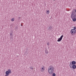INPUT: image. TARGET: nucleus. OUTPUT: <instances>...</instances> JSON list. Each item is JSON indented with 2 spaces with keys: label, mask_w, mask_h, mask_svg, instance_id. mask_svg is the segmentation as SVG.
<instances>
[{
  "label": "nucleus",
  "mask_w": 76,
  "mask_h": 76,
  "mask_svg": "<svg viewBox=\"0 0 76 76\" xmlns=\"http://www.w3.org/2000/svg\"><path fill=\"white\" fill-rule=\"evenodd\" d=\"M54 67L52 65L49 67L48 71L49 74L50 75L53 74L54 72Z\"/></svg>",
  "instance_id": "1"
},
{
  "label": "nucleus",
  "mask_w": 76,
  "mask_h": 76,
  "mask_svg": "<svg viewBox=\"0 0 76 76\" xmlns=\"http://www.w3.org/2000/svg\"><path fill=\"white\" fill-rule=\"evenodd\" d=\"M71 17L73 22H75L76 21V15L72 14L71 15Z\"/></svg>",
  "instance_id": "2"
},
{
  "label": "nucleus",
  "mask_w": 76,
  "mask_h": 76,
  "mask_svg": "<svg viewBox=\"0 0 76 76\" xmlns=\"http://www.w3.org/2000/svg\"><path fill=\"white\" fill-rule=\"evenodd\" d=\"M71 34L72 35H75V34H76V30H75L73 29L71 30Z\"/></svg>",
  "instance_id": "3"
},
{
  "label": "nucleus",
  "mask_w": 76,
  "mask_h": 76,
  "mask_svg": "<svg viewBox=\"0 0 76 76\" xmlns=\"http://www.w3.org/2000/svg\"><path fill=\"white\" fill-rule=\"evenodd\" d=\"M76 61H72L71 62L69 63V66H72V65H75L76 64Z\"/></svg>",
  "instance_id": "4"
},
{
  "label": "nucleus",
  "mask_w": 76,
  "mask_h": 76,
  "mask_svg": "<svg viewBox=\"0 0 76 76\" xmlns=\"http://www.w3.org/2000/svg\"><path fill=\"white\" fill-rule=\"evenodd\" d=\"M76 13V9H74L72 10L71 15H76V13Z\"/></svg>",
  "instance_id": "5"
},
{
  "label": "nucleus",
  "mask_w": 76,
  "mask_h": 76,
  "mask_svg": "<svg viewBox=\"0 0 76 76\" xmlns=\"http://www.w3.org/2000/svg\"><path fill=\"white\" fill-rule=\"evenodd\" d=\"M63 37H64V36H63V35H62L61 36L60 38L58 39V40H57L58 42H60V41H61L62 40Z\"/></svg>",
  "instance_id": "6"
},
{
  "label": "nucleus",
  "mask_w": 76,
  "mask_h": 76,
  "mask_svg": "<svg viewBox=\"0 0 76 76\" xmlns=\"http://www.w3.org/2000/svg\"><path fill=\"white\" fill-rule=\"evenodd\" d=\"M69 65L70 67V68H72L73 69H75L76 68V66L75 65Z\"/></svg>",
  "instance_id": "7"
},
{
  "label": "nucleus",
  "mask_w": 76,
  "mask_h": 76,
  "mask_svg": "<svg viewBox=\"0 0 76 76\" xmlns=\"http://www.w3.org/2000/svg\"><path fill=\"white\" fill-rule=\"evenodd\" d=\"M44 67H43L41 69V72H44V70H45V69L44 68Z\"/></svg>",
  "instance_id": "8"
},
{
  "label": "nucleus",
  "mask_w": 76,
  "mask_h": 76,
  "mask_svg": "<svg viewBox=\"0 0 76 76\" xmlns=\"http://www.w3.org/2000/svg\"><path fill=\"white\" fill-rule=\"evenodd\" d=\"M45 54H48V50L47 49L45 50Z\"/></svg>",
  "instance_id": "9"
},
{
  "label": "nucleus",
  "mask_w": 76,
  "mask_h": 76,
  "mask_svg": "<svg viewBox=\"0 0 76 76\" xmlns=\"http://www.w3.org/2000/svg\"><path fill=\"white\" fill-rule=\"evenodd\" d=\"M46 13L47 15H49V13H50V11H49V10H48V11L46 12Z\"/></svg>",
  "instance_id": "10"
},
{
  "label": "nucleus",
  "mask_w": 76,
  "mask_h": 76,
  "mask_svg": "<svg viewBox=\"0 0 76 76\" xmlns=\"http://www.w3.org/2000/svg\"><path fill=\"white\" fill-rule=\"evenodd\" d=\"M5 74L6 75H9V74H10L9 73V72L8 71H7L6 72H5Z\"/></svg>",
  "instance_id": "11"
},
{
  "label": "nucleus",
  "mask_w": 76,
  "mask_h": 76,
  "mask_svg": "<svg viewBox=\"0 0 76 76\" xmlns=\"http://www.w3.org/2000/svg\"><path fill=\"white\" fill-rule=\"evenodd\" d=\"M7 71L10 74L11 73H12V71H11V70H10V69H8Z\"/></svg>",
  "instance_id": "12"
},
{
  "label": "nucleus",
  "mask_w": 76,
  "mask_h": 76,
  "mask_svg": "<svg viewBox=\"0 0 76 76\" xmlns=\"http://www.w3.org/2000/svg\"><path fill=\"white\" fill-rule=\"evenodd\" d=\"M52 26H50L49 28V29L50 31H51V30H52Z\"/></svg>",
  "instance_id": "13"
},
{
  "label": "nucleus",
  "mask_w": 76,
  "mask_h": 76,
  "mask_svg": "<svg viewBox=\"0 0 76 76\" xmlns=\"http://www.w3.org/2000/svg\"><path fill=\"white\" fill-rule=\"evenodd\" d=\"M52 76H56V74L54 73H53L52 74Z\"/></svg>",
  "instance_id": "14"
},
{
  "label": "nucleus",
  "mask_w": 76,
  "mask_h": 76,
  "mask_svg": "<svg viewBox=\"0 0 76 76\" xmlns=\"http://www.w3.org/2000/svg\"><path fill=\"white\" fill-rule=\"evenodd\" d=\"M72 29H73V30H74L75 31L76 30V27H74V28Z\"/></svg>",
  "instance_id": "15"
},
{
  "label": "nucleus",
  "mask_w": 76,
  "mask_h": 76,
  "mask_svg": "<svg viewBox=\"0 0 76 76\" xmlns=\"http://www.w3.org/2000/svg\"><path fill=\"white\" fill-rule=\"evenodd\" d=\"M30 69H32L33 70H34V67H33L32 66H31L30 67Z\"/></svg>",
  "instance_id": "16"
},
{
  "label": "nucleus",
  "mask_w": 76,
  "mask_h": 76,
  "mask_svg": "<svg viewBox=\"0 0 76 76\" xmlns=\"http://www.w3.org/2000/svg\"><path fill=\"white\" fill-rule=\"evenodd\" d=\"M15 20V18H13L12 19H11V21H12V22H13Z\"/></svg>",
  "instance_id": "17"
},
{
  "label": "nucleus",
  "mask_w": 76,
  "mask_h": 76,
  "mask_svg": "<svg viewBox=\"0 0 76 76\" xmlns=\"http://www.w3.org/2000/svg\"><path fill=\"white\" fill-rule=\"evenodd\" d=\"M12 34V33H10V37H12V36H13V34Z\"/></svg>",
  "instance_id": "18"
},
{
  "label": "nucleus",
  "mask_w": 76,
  "mask_h": 76,
  "mask_svg": "<svg viewBox=\"0 0 76 76\" xmlns=\"http://www.w3.org/2000/svg\"><path fill=\"white\" fill-rule=\"evenodd\" d=\"M10 34H13V31H11L10 32Z\"/></svg>",
  "instance_id": "19"
},
{
  "label": "nucleus",
  "mask_w": 76,
  "mask_h": 76,
  "mask_svg": "<svg viewBox=\"0 0 76 76\" xmlns=\"http://www.w3.org/2000/svg\"><path fill=\"white\" fill-rule=\"evenodd\" d=\"M10 39H13V37H12V36H10Z\"/></svg>",
  "instance_id": "20"
},
{
  "label": "nucleus",
  "mask_w": 76,
  "mask_h": 76,
  "mask_svg": "<svg viewBox=\"0 0 76 76\" xmlns=\"http://www.w3.org/2000/svg\"><path fill=\"white\" fill-rule=\"evenodd\" d=\"M47 45H49V42H48V43H47Z\"/></svg>",
  "instance_id": "21"
},
{
  "label": "nucleus",
  "mask_w": 76,
  "mask_h": 76,
  "mask_svg": "<svg viewBox=\"0 0 76 76\" xmlns=\"http://www.w3.org/2000/svg\"><path fill=\"white\" fill-rule=\"evenodd\" d=\"M15 29H18V27H15Z\"/></svg>",
  "instance_id": "22"
},
{
  "label": "nucleus",
  "mask_w": 76,
  "mask_h": 76,
  "mask_svg": "<svg viewBox=\"0 0 76 76\" xmlns=\"http://www.w3.org/2000/svg\"><path fill=\"white\" fill-rule=\"evenodd\" d=\"M21 26H23V25L22 24H21Z\"/></svg>",
  "instance_id": "23"
},
{
  "label": "nucleus",
  "mask_w": 76,
  "mask_h": 76,
  "mask_svg": "<svg viewBox=\"0 0 76 76\" xmlns=\"http://www.w3.org/2000/svg\"><path fill=\"white\" fill-rule=\"evenodd\" d=\"M18 18L19 19L20 18V17H18Z\"/></svg>",
  "instance_id": "24"
},
{
  "label": "nucleus",
  "mask_w": 76,
  "mask_h": 76,
  "mask_svg": "<svg viewBox=\"0 0 76 76\" xmlns=\"http://www.w3.org/2000/svg\"><path fill=\"white\" fill-rule=\"evenodd\" d=\"M53 0V1H56V0Z\"/></svg>",
  "instance_id": "25"
}]
</instances>
